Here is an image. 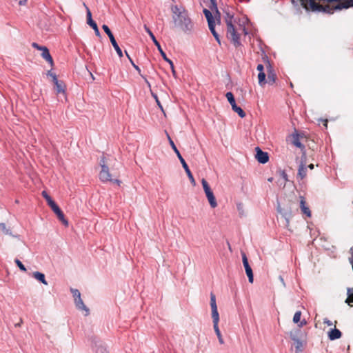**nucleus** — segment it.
<instances>
[{"label":"nucleus","instance_id":"obj_1","mask_svg":"<svg viewBox=\"0 0 353 353\" xmlns=\"http://www.w3.org/2000/svg\"><path fill=\"white\" fill-rule=\"evenodd\" d=\"M170 9L174 27L185 33H190L193 30L194 24L185 8L172 5Z\"/></svg>","mask_w":353,"mask_h":353},{"label":"nucleus","instance_id":"obj_2","mask_svg":"<svg viewBox=\"0 0 353 353\" xmlns=\"http://www.w3.org/2000/svg\"><path fill=\"white\" fill-rule=\"evenodd\" d=\"M210 307L212 309V318L213 321V327L216 335L217 336L219 342L220 344L224 343L222 334L219 327V314L217 310V305L216 303V296L213 293L210 294Z\"/></svg>","mask_w":353,"mask_h":353},{"label":"nucleus","instance_id":"obj_3","mask_svg":"<svg viewBox=\"0 0 353 353\" xmlns=\"http://www.w3.org/2000/svg\"><path fill=\"white\" fill-rule=\"evenodd\" d=\"M99 165L101 168V170L99 174V179L103 182H112L114 183H117L118 185H120L121 181L119 179H113L112 178V174L110 172L109 167L106 162V159L104 156H103L99 162Z\"/></svg>","mask_w":353,"mask_h":353},{"label":"nucleus","instance_id":"obj_4","mask_svg":"<svg viewBox=\"0 0 353 353\" xmlns=\"http://www.w3.org/2000/svg\"><path fill=\"white\" fill-rule=\"evenodd\" d=\"M232 18L233 17L232 15H230L229 14H227V17L225 19L227 25V37L228 39H230L234 45L237 47L241 45L240 37L239 34L236 32V30L232 23Z\"/></svg>","mask_w":353,"mask_h":353},{"label":"nucleus","instance_id":"obj_5","mask_svg":"<svg viewBox=\"0 0 353 353\" xmlns=\"http://www.w3.org/2000/svg\"><path fill=\"white\" fill-rule=\"evenodd\" d=\"M167 137H168V141H169V143H170L171 148H172V150H174V152L176 154L178 159H179L181 163L182 164V166L184 168V170H185V172H186V174L188 175V179H190V183H192V185L193 186H195L196 185V181L194 180V178L190 170L189 169V167H188V164L186 163L185 161L184 160V159L181 156L180 152L179 151V150L176 147L174 141H172V139L170 138V135L168 133H167Z\"/></svg>","mask_w":353,"mask_h":353},{"label":"nucleus","instance_id":"obj_6","mask_svg":"<svg viewBox=\"0 0 353 353\" xmlns=\"http://www.w3.org/2000/svg\"><path fill=\"white\" fill-rule=\"evenodd\" d=\"M102 28L104 30V32L107 34V35L108 36V37L110 40V42L112 45L113 48L116 50L118 56L120 58L123 57L122 50L120 48V47L119 46L118 43H117V41L114 39V37L113 34L112 33L111 30H110V28H108V26L105 24H103L102 26Z\"/></svg>","mask_w":353,"mask_h":353},{"label":"nucleus","instance_id":"obj_7","mask_svg":"<svg viewBox=\"0 0 353 353\" xmlns=\"http://www.w3.org/2000/svg\"><path fill=\"white\" fill-rule=\"evenodd\" d=\"M225 97L231 105L232 110L236 112L241 118H244L245 113L241 107L237 106L233 94L228 92L226 93Z\"/></svg>","mask_w":353,"mask_h":353},{"label":"nucleus","instance_id":"obj_8","mask_svg":"<svg viewBox=\"0 0 353 353\" xmlns=\"http://www.w3.org/2000/svg\"><path fill=\"white\" fill-rule=\"evenodd\" d=\"M83 6L85 7V8L86 10L87 23L93 28L96 36L100 37L101 36L100 32L99 30V28L97 27L96 22L94 21L92 19V13H91L90 9L88 8V7L86 6V4L85 3H83Z\"/></svg>","mask_w":353,"mask_h":353},{"label":"nucleus","instance_id":"obj_9","mask_svg":"<svg viewBox=\"0 0 353 353\" xmlns=\"http://www.w3.org/2000/svg\"><path fill=\"white\" fill-rule=\"evenodd\" d=\"M242 260H243V264L245 268L246 274L248 277V281L250 283H252L253 280H254L252 270L248 263L247 256L245 254H242Z\"/></svg>","mask_w":353,"mask_h":353},{"label":"nucleus","instance_id":"obj_10","mask_svg":"<svg viewBox=\"0 0 353 353\" xmlns=\"http://www.w3.org/2000/svg\"><path fill=\"white\" fill-rule=\"evenodd\" d=\"M256 159L261 163H265L269 160L268 154L262 151L259 147L256 148Z\"/></svg>","mask_w":353,"mask_h":353},{"label":"nucleus","instance_id":"obj_11","mask_svg":"<svg viewBox=\"0 0 353 353\" xmlns=\"http://www.w3.org/2000/svg\"><path fill=\"white\" fill-rule=\"evenodd\" d=\"M307 167L305 165V161L301 160L298 169L297 179L303 180L307 176Z\"/></svg>","mask_w":353,"mask_h":353},{"label":"nucleus","instance_id":"obj_12","mask_svg":"<svg viewBox=\"0 0 353 353\" xmlns=\"http://www.w3.org/2000/svg\"><path fill=\"white\" fill-rule=\"evenodd\" d=\"M51 209L53 210V212L57 214L58 219L65 225L67 226L68 225V221L65 219L64 214L63 212L61 210L59 207L54 204L51 207Z\"/></svg>","mask_w":353,"mask_h":353},{"label":"nucleus","instance_id":"obj_13","mask_svg":"<svg viewBox=\"0 0 353 353\" xmlns=\"http://www.w3.org/2000/svg\"><path fill=\"white\" fill-rule=\"evenodd\" d=\"M303 5L309 3L313 10L323 11V5L316 3V0H301Z\"/></svg>","mask_w":353,"mask_h":353},{"label":"nucleus","instance_id":"obj_14","mask_svg":"<svg viewBox=\"0 0 353 353\" xmlns=\"http://www.w3.org/2000/svg\"><path fill=\"white\" fill-rule=\"evenodd\" d=\"M300 208L301 212L304 214H305L308 217L311 216V211L310 210L309 208L306 206V202L305 198L303 196H300Z\"/></svg>","mask_w":353,"mask_h":353},{"label":"nucleus","instance_id":"obj_15","mask_svg":"<svg viewBox=\"0 0 353 353\" xmlns=\"http://www.w3.org/2000/svg\"><path fill=\"white\" fill-rule=\"evenodd\" d=\"M290 337L292 340L294 341V342L296 352L299 353L302 352L303 350V343L292 334H291Z\"/></svg>","mask_w":353,"mask_h":353},{"label":"nucleus","instance_id":"obj_16","mask_svg":"<svg viewBox=\"0 0 353 353\" xmlns=\"http://www.w3.org/2000/svg\"><path fill=\"white\" fill-rule=\"evenodd\" d=\"M53 83L54 84L57 93V94H63V95H65V85H64L63 83L61 81H59L57 79V77L54 78Z\"/></svg>","mask_w":353,"mask_h":353},{"label":"nucleus","instance_id":"obj_17","mask_svg":"<svg viewBox=\"0 0 353 353\" xmlns=\"http://www.w3.org/2000/svg\"><path fill=\"white\" fill-rule=\"evenodd\" d=\"M42 52H41V57L46 61H48L51 66L53 65L54 64V62H53V59L50 54V52H49V50L47 48V47L44 46L41 50Z\"/></svg>","mask_w":353,"mask_h":353},{"label":"nucleus","instance_id":"obj_18","mask_svg":"<svg viewBox=\"0 0 353 353\" xmlns=\"http://www.w3.org/2000/svg\"><path fill=\"white\" fill-rule=\"evenodd\" d=\"M205 196L212 208L217 206V202L212 191L205 193Z\"/></svg>","mask_w":353,"mask_h":353},{"label":"nucleus","instance_id":"obj_19","mask_svg":"<svg viewBox=\"0 0 353 353\" xmlns=\"http://www.w3.org/2000/svg\"><path fill=\"white\" fill-rule=\"evenodd\" d=\"M341 334H342L341 332L339 330H338L336 328H334V329H332L328 332V337L331 341H333V340H336V339L341 338Z\"/></svg>","mask_w":353,"mask_h":353},{"label":"nucleus","instance_id":"obj_20","mask_svg":"<svg viewBox=\"0 0 353 353\" xmlns=\"http://www.w3.org/2000/svg\"><path fill=\"white\" fill-rule=\"evenodd\" d=\"M153 43H154V45L157 46L158 50L159 51L161 55L162 56L163 59L167 61L170 65H172V61L168 59L165 54V53L163 52V50H162L161 47V45L159 43V42L156 39L153 41Z\"/></svg>","mask_w":353,"mask_h":353},{"label":"nucleus","instance_id":"obj_21","mask_svg":"<svg viewBox=\"0 0 353 353\" xmlns=\"http://www.w3.org/2000/svg\"><path fill=\"white\" fill-rule=\"evenodd\" d=\"M32 276L40 281L41 283L44 285H48V282L46 280L44 274L40 272H34L32 273Z\"/></svg>","mask_w":353,"mask_h":353},{"label":"nucleus","instance_id":"obj_22","mask_svg":"<svg viewBox=\"0 0 353 353\" xmlns=\"http://www.w3.org/2000/svg\"><path fill=\"white\" fill-rule=\"evenodd\" d=\"M75 305L77 309L85 311V315L88 316L90 313L89 309L86 307V305L84 304L83 300L79 301H75Z\"/></svg>","mask_w":353,"mask_h":353},{"label":"nucleus","instance_id":"obj_23","mask_svg":"<svg viewBox=\"0 0 353 353\" xmlns=\"http://www.w3.org/2000/svg\"><path fill=\"white\" fill-rule=\"evenodd\" d=\"M292 143L297 148L303 149L304 145L301 143L299 140V136L298 134H294L292 136Z\"/></svg>","mask_w":353,"mask_h":353},{"label":"nucleus","instance_id":"obj_24","mask_svg":"<svg viewBox=\"0 0 353 353\" xmlns=\"http://www.w3.org/2000/svg\"><path fill=\"white\" fill-rule=\"evenodd\" d=\"M129 61H130V63H131L132 65L134 67V68L139 72V74L141 75V77L144 79V81L146 83V84L148 85V86L150 87V82L148 81V79L145 78V77H144L143 75H142L141 74L140 68L134 63V61H132V59L130 57H129Z\"/></svg>","mask_w":353,"mask_h":353},{"label":"nucleus","instance_id":"obj_25","mask_svg":"<svg viewBox=\"0 0 353 353\" xmlns=\"http://www.w3.org/2000/svg\"><path fill=\"white\" fill-rule=\"evenodd\" d=\"M43 197L47 201L48 205L51 208L53 205L56 204V203L52 199V198L48 195V194L46 191H43L41 193Z\"/></svg>","mask_w":353,"mask_h":353},{"label":"nucleus","instance_id":"obj_26","mask_svg":"<svg viewBox=\"0 0 353 353\" xmlns=\"http://www.w3.org/2000/svg\"><path fill=\"white\" fill-rule=\"evenodd\" d=\"M347 298L345 300V303L350 304L353 303V288H347Z\"/></svg>","mask_w":353,"mask_h":353},{"label":"nucleus","instance_id":"obj_27","mask_svg":"<svg viewBox=\"0 0 353 353\" xmlns=\"http://www.w3.org/2000/svg\"><path fill=\"white\" fill-rule=\"evenodd\" d=\"M211 5L210 6V8L213 12H216L219 16H220V13L219 12L216 0H210Z\"/></svg>","mask_w":353,"mask_h":353},{"label":"nucleus","instance_id":"obj_28","mask_svg":"<svg viewBox=\"0 0 353 353\" xmlns=\"http://www.w3.org/2000/svg\"><path fill=\"white\" fill-rule=\"evenodd\" d=\"M201 184H202V186H203V190L205 192V194L207 193V192H211L212 191L208 184V183L207 182V181L205 179H202L201 180Z\"/></svg>","mask_w":353,"mask_h":353},{"label":"nucleus","instance_id":"obj_29","mask_svg":"<svg viewBox=\"0 0 353 353\" xmlns=\"http://www.w3.org/2000/svg\"><path fill=\"white\" fill-rule=\"evenodd\" d=\"M203 13H204L205 17V18H206L208 21L214 20V18H213V16H212V14L211 11H210L209 10L205 8L203 10Z\"/></svg>","mask_w":353,"mask_h":353},{"label":"nucleus","instance_id":"obj_30","mask_svg":"<svg viewBox=\"0 0 353 353\" xmlns=\"http://www.w3.org/2000/svg\"><path fill=\"white\" fill-rule=\"evenodd\" d=\"M259 83L263 85L265 82V74L264 72H259L258 74Z\"/></svg>","mask_w":353,"mask_h":353},{"label":"nucleus","instance_id":"obj_31","mask_svg":"<svg viewBox=\"0 0 353 353\" xmlns=\"http://www.w3.org/2000/svg\"><path fill=\"white\" fill-rule=\"evenodd\" d=\"M0 229L1 231L5 234L8 235H12V233L10 230V229H8L6 226L5 223H0Z\"/></svg>","mask_w":353,"mask_h":353},{"label":"nucleus","instance_id":"obj_32","mask_svg":"<svg viewBox=\"0 0 353 353\" xmlns=\"http://www.w3.org/2000/svg\"><path fill=\"white\" fill-rule=\"evenodd\" d=\"M144 29L146 31V32L149 34V36L151 38V39L152 40V41H154V40L157 39L156 37H154V34L152 33V32L150 30V28L146 25H144Z\"/></svg>","mask_w":353,"mask_h":353},{"label":"nucleus","instance_id":"obj_33","mask_svg":"<svg viewBox=\"0 0 353 353\" xmlns=\"http://www.w3.org/2000/svg\"><path fill=\"white\" fill-rule=\"evenodd\" d=\"M144 29L146 31V32L149 34V36L151 38V39L152 40V41H154V40L157 39L156 37H154V34L152 33V32L150 30V28L146 25H144Z\"/></svg>","mask_w":353,"mask_h":353},{"label":"nucleus","instance_id":"obj_34","mask_svg":"<svg viewBox=\"0 0 353 353\" xmlns=\"http://www.w3.org/2000/svg\"><path fill=\"white\" fill-rule=\"evenodd\" d=\"M14 262L21 270H22L23 272L26 271V267L24 266V265L21 263V261L20 260H19L18 259H16L14 260Z\"/></svg>","mask_w":353,"mask_h":353},{"label":"nucleus","instance_id":"obj_35","mask_svg":"<svg viewBox=\"0 0 353 353\" xmlns=\"http://www.w3.org/2000/svg\"><path fill=\"white\" fill-rule=\"evenodd\" d=\"M301 311H297L294 315V317H293V321L294 323H297L300 321V319H301Z\"/></svg>","mask_w":353,"mask_h":353},{"label":"nucleus","instance_id":"obj_36","mask_svg":"<svg viewBox=\"0 0 353 353\" xmlns=\"http://www.w3.org/2000/svg\"><path fill=\"white\" fill-rule=\"evenodd\" d=\"M71 292L73 295V297H74V299H77V298H79V296H81V293L80 292L77 290V289H71Z\"/></svg>","mask_w":353,"mask_h":353},{"label":"nucleus","instance_id":"obj_37","mask_svg":"<svg viewBox=\"0 0 353 353\" xmlns=\"http://www.w3.org/2000/svg\"><path fill=\"white\" fill-rule=\"evenodd\" d=\"M208 27H209L210 30H212V29L215 28V21H214V20L208 21Z\"/></svg>","mask_w":353,"mask_h":353},{"label":"nucleus","instance_id":"obj_38","mask_svg":"<svg viewBox=\"0 0 353 353\" xmlns=\"http://www.w3.org/2000/svg\"><path fill=\"white\" fill-rule=\"evenodd\" d=\"M32 46L34 48H36L39 50H41V49L44 47V46H39L38 43H32Z\"/></svg>","mask_w":353,"mask_h":353},{"label":"nucleus","instance_id":"obj_39","mask_svg":"<svg viewBox=\"0 0 353 353\" xmlns=\"http://www.w3.org/2000/svg\"><path fill=\"white\" fill-rule=\"evenodd\" d=\"M154 99H155V100H156V102H157V103L158 106H159V108L162 110V112H163V107H162V105H161V103H160L159 100L158 99L157 96V95H154Z\"/></svg>","mask_w":353,"mask_h":353},{"label":"nucleus","instance_id":"obj_40","mask_svg":"<svg viewBox=\"0 0 353 353\" xmlns=\"http://www.w3.org/2000/svg\"><path fill=\"white\" fill-rule=\"evenodd\" d=\"M281 176H282V178H283V179L284 181V183H285L288 181V175H287V174L284 171H282L281 172Z\"/></svg>","mask_w":353,"mask_h":353},{"label":"nucleus","instance_id":"obj_41","mask_svg":"<svg viewBox=\"0 0 353 353\" xmlns=\"http://www.w3.org/2000/svg\"><path fill=\"white\" fill-rule=\"evenodd\" d=\"M47 75H48V76H49V77H50L52 78V81H54V77H57V75H56L54 73L52 72V71H51V70H49V71L47 72Z\"/></svg>","mask_w":353,"mask_h":353},{"label":"nucleus","instance_id":"obj_42","mask_svg":"<svg viewBox=\"0 0 353 353\" xmlns=\"http://www.w3.org/2000/svg\"><path fill=\"white\" fill-rule=\"evenodd\" d=\"M268 81H269L270 83H273L274 82V81H275L274 74L268 75Z\"/></svg>","mask_w":353,"mask_h":353},{"label":"nucleus","instance_id":"obj_43","mask_svg":"<svg viewBox=\"0 0 353 353\" xmlns=\"http://www.w3.org/2000/svg\"><path fill=\"white\" fill-rule=\"evenodd\" d=\"M257 68V70H259V72H263L264 67H263V65L262 64H261V63H260V64H259V65H257V68Z\"/></svg>","mask_w":353,"mask_h":353},{"label":"nucleus","instance_id":"obj_44","mask_svg":"<svg viewBox=\"0 0 353 353\" xmlns=\"http://www.w3.org/2000/svg\"><path fill=\"white\" fill-rule=\"evenodd\" d=\"M323 323L325 324H327L328 326L332 325V322L327 319H325Z\"/></svg>","mask_w":353,"mask_h":353},{"label":"nucleus","instance_id":"obj_45","mask_svg":"<svg viewBox=\"0 0 353 353\" xmlns=\"http://www.w3.org/2000/svg\"><path fill=\"white\" fill-rule=\"evenodd\" d=\"M27 1H28L27 0H20L19 2V4L20 6H24L26 4Z\"/></svg>","mask_w":353,"mask_h":353},{"label":"nucleus","instance_id":"obj_46","mask_svg":"<svg viewBox=\"0 0 353 353\" xmlns=\"http://www.w3.org/2000/svg\"><path fill=\"white\" fill-rule=\"evenodd\" d=\"M170 65V68L172 69V74L174 76L175 74H176V72H175V70H174V64L172 63V65Z\"/></svg>","mask_w":353,"mask_h":353},{"label":"nucleus","instance_id":"obj_47","mask_svg":"<svg viewBox=\"0 0 353 353\" xmlns=\"http://www.w3.org/2000/svg\"><path fill=\"white\" fill-rule=\"evenodd\" d=\"M279 279H280V281H281V283H283V285L285 286V282H284L283 278L281 276H279Z\"/></svg>","mask_w":353,"mask_h":353},{"label":"nucleus","instance_id":"obj_48","mask_svg":"<svg viewBox=\"0 0 353 353\" xmlns=\"http://www.w3.org/2000/svg\"><path fill=\"white\" fill-rule=\"evenodd\" d=\"M314 164H312V163H311V164H310V165H308V168H309L310 170L314 169Z\"/></svg>","mask_w":353,"mask_h":353},{"label":"nucleus","instance_id":"obj_49","mask_svg":"<svg viewBox=\"0 0 353 353\" xmlns=\"http://www.w3.org/2000/svg\"><path fill=\"white\" fill-rule=\"evenodd\" d=\"M216 39V41L219 43L221 44V41H220V39H219V37H216V38H214Z\"/></svg>","mask_w":353,"mask_h":353},{"label":"nucleus","instance_id":"obj_50","mask_svg":"<svg viewBox=\"0 0 353 353\" xmlns=\"http://www.w3.org/2000/svg\"><path fill=\"white\" fill-rule=\"evenodd\" d=\"M210 32H212V34L216 32L215 28L210 30Z\"/></svg>","mask_w":353,"mask_h":353},{"label":"nucleus","instance_id":"obj_51","mask_svg":"<svg viewBox=\"0 0 353 353\" xmlns=\"http://www.w3.org/2000/svg\"><path fill=\"white\" fill-rule=\"evenodd\" d=\"M81 296H79V298H77L74 299V302L75 301H81Z\"/></svg>","mask_w":353,"mask_h":353},{"label":"nucleus","instance_id":"obj_52","mask_svg":"<svg viewBox=\"0 0 353 353\" xmlns=\"http://www.w3.org/2000/svg\"><path fill=\"white\" fill-rule=\"evenodd\" d=\"M214 36V38H216V37H219V35L218 34L217 32L214 33V34H212Z\"/></svg>","mask_w":353,"mask_h":353},{"label":"nucleus","instance_id":"obj_53","mask_svg":"<svg viewBox=\"0 0 353 353\" xmlns=\"http://www.w3.org/2000/svg\"><path fill=\"white\" fill-rule=\"evenodd\" d=\"M243 31L244 32V34H248V32H247V31H246V30H245V28H243Z\"/></svg>","mask_w":353,"mask_h":353},{"label":"nucleus","instance_id":"obj_54","mask_svg":"<svg viewBox=\"0 0 353 353\" xmlns=\"http://www.w3.org/2000/svg\"><path fill=\"white\" fill-rule=\"evenodd\" d=\"M268 181L272 182L273 181V178L270 177L268 179Z\"/></svg>","mask_w":353,"mask_h":353},{"label":"nucleus","instance_id":"obj_55","mask_svg":"<svg viewBox=\"0 0 353 353\" xmlns=\"http://www.w3.org/2000/svg\"><path fill=\"white\" fill-rule=\"evenodd\" d=\"M324 122H325L324 125H325V127H327V120H325V121H324Z\"/></svg>","mask_w":353,"mask_h":353},{"label":"nucleus","instance_id":"obj_56","mask_svg":"<svg viewBox=\"0 0 353 353\" xmlns=\"http://www.w3.org/2000/svg\"><path fill=\"white\" fill-rule=\"evenodd\" d=\"M125 54H126V56H127V57H128V58L129 59V57H130V55L128 54V53L126 51H125Z\"/></svg>","mask_w":353,"mask_h":353},{"label":"nucleus","instance_id":"obj_57","mask_svg":"<svg viewBox=\"0 0 353 353\" xmlns=\"http://www.w3.org/2000/svg\"><path fill=\"white\" fill-rule=\"evenodd\" d=\"M303 324H305V321L304 323L301 322L300 326H302Z\"/></svg>","mask_w":353,"mask_h":353}]
</instances>
